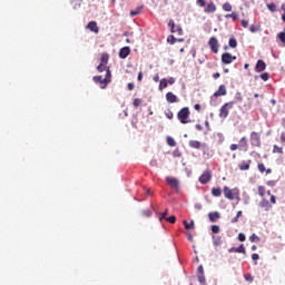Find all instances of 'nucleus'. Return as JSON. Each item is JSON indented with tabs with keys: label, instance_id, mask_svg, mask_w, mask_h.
<instances>
[{
	"label": "nucleus",
	"instance_id": "obj_27",
	"mask_svg": "<svg viewBox=\"0 0 285 285\" xmlns=\"http://www.w3.org/2000/svg\"><path fill=\"white\" fill-rule=\"evenodd\" d=\"M167 144L168 146L175 147L177 144L175 142V139L170 136L167 137Z\"/></svg>",
	"mask_w": 285,
	"mask_h": 285
},
{
	"label": "nucleus",
	"instance_id": "obj_57",
	"mask_svg": "<svg viewBox=\"0 0 285 285\" xmlns=\"http://www.w3.org/2000/svg\"><path fill=\"white\" fill-rule=\"evenodd\" d=\"M243 28H248V20H242Z\"/></svg>",
	"mask_w": 285,
	"mask_h": 285
},
{
	"label": "nucleus",
	"instance_id": "obj_7",
	"mask_svg": "<svg viewBox=\"0 0 285 285\" xmlns=\"http://www.w3.org/2000/svg\"><path fill=\"white\" fill-rule=\"evenodd\" d=\"M166 181L171 188H175V190H179V179L175 177H167Z\"/></svg>",
	"mask_w": 285,
	"mask_h": 285
},
{
	"label": "nucleus",
	"instance_id": "obj_62",
	"mask_svg": "<svg viewBox=\"0 0 285 285\" xmlns=\"http://www.w3.org/2000/svg\"><path fill=\"white\" fill-rule=\"evenodd\" d=\"M195 208H196V210H202V204H196Z\"/></svg>",
	"mask_w": 285,
	"mask_h": 285
},
{
	"label": "nucleus",
	"instance_id": "obj_3",
	"mask_svg": "<svg viewBox=\"0 0 285 285\" xmlns=\"http://www.w3.org/2000/svg\"><path fill=\"white\" fill-rule=\"evenodd\" d=\"M188 117H190V111L188 110V107L183 108L178 112V119L180 124H188Z\"/></svg>",
	"mask_w": 285,
	"mask_h": 285
},
{
	"label": "nucleus",
	"instance_id": "obj_38",
	"mask_svg": "<svg viewBox=\"0 0 285 285\" xmlns=\"http://www.w3.org/2000/svg\"><path fill=\"white\" fill-rule=\"evenodd\" d=\"M142 217H150L151 213L150 209H145L141 212Z\"/></svg>",
	"mask_w": 285,
	"mask_h": 285
},
{
	"label": "nucleus",
	"instance_id": "obj_42",
	"mask_svg": "<svg viewBox=\"0 0 285 285\" xmlns=\"http://www.w3.org/2000/svg\"><path fill=\"white\" fill-rule=\"evenodd\" d=\"M226 19H237V13L233 12L225 16Z\"/></svg>",
	"mask_w": 285,
	"mask_h": 285
},
{
	"label": "nucleus",
	"instance_id": "obj_21",
	"mask_svg": "<svg viewBox=\"0 0 285 285\" xmlns=\"http://www.w3.org/2000/svg\"><path fill=\"white\" fill-rule=\"evenodd\" d=\"M208 217H209L210 222H215L216 219H219V213H217V212L209 213Z\"/></svg>",
	"mask_w": 285,
	"mask_h": 285
},
{
	"label": "nucleus",
	"instance_id": "obj_52",
	"mask_svg": "<svg viewBox=\"0 0 285 285\" xmlns=\"http://www.w3.org/2000/svg\"><path fill=\"white\" fill-rule=\"evenodd\" d=\"M229 148H230V150L235 151V150H237V148H239V145L233 144V145H230Z\"/></svg>",
	"mask_w": 285,
	"mask_h": 285
},
{
	"label": "nucleus",
	"instance_id": "obj_61",
	"mask_svg": "<svg viewBox=\"0 0 285 285\" xmlns=\"http://www.w3.org/2000/svg\"><path fill=\"white\" fill-rule=\"evenodd\" d=\"M271 202H272V204H276V198L274 195L271 196Z\"/></svg>",
	"mask_w": 285,
	"mask_h": 285
},
{
	"label": "nucleus",
	"instance_id": "obj_6",
	"mask_svg": "<svg viewBox=\"0 0 285 285\" xmlns=\"http://www.w3.org/2000/svg\"><path fill=\"white\" fill-rule=\"evenodd\" d=\"M209 48L215 52V55L219 52V42L217 41V38L213 37L209 39Z\"/></svg>",
	"mask_w": 285,
	"mask_h": 285
},
{
	"label": "nucleus",
	"instance_id": "obj_59",
	"mask_svg": "<svg viewBox=\"0 0 285 285\" xmlns=\"http://www.w3.org/2000/svg\"><path fill=\"white\" fill-rule=\"evenodd\" d=\"M198 273H199V275H204V266L200 265L198 267Z\"/></svg>",
	"mask_w": 285,
	"mask_h": 285
},
{
	"label": "nucleus",
	"instance_id": "obj_12",
	"mask_svg": "<svg viewBox=\"0 0 285 285\" xmlns=\"http://www.w3.org/2000/svg\"><path fill=\"white\" fill-rule=\"evenodd\" d=\"M130 55V47H124L119 51L120 59H126Z\"/></svg>",
	"mask_w": 285,
	"mask_h": 285
},
{
	"label": "nucleus",
	"instance_id": "obj_9",
	"mask_svg": "<svg viewBox=\"0 0 285 285\" xmlns=\"http://www.w3.org/2000/svg\"><path fill=\"white\" fill-rule=\"evenodd\" d=\"M237 59V57L230 55V53H223L222 56V61L223 63H233V61H235Z\"/></svg>",
	"mask_w": 285,
	"mask_h": 285
},
{
	"label": "nucleus",
	"instance_id": "obj_54",
	"mask_svg": "<svg viewBox=\"0 0 285 285\" xmlns=\"http://www.w3.org/2000/svg\"><path fill=\"white\" fill-rule=\"evenodd\" d=\"M249 30H250V32H257L259 30V28H257L255 26H250Z\"/></svg>",
	"mask_w": 285,
	"mask_h": 285
},
{
	"label": "nucleus",
	"instance_id": "obj_17",
	"mask_svg": "<svg viewBox=\"0 0 285 285\" xmlns=\"http://www.w3.org/2000/svg\"><path fill=\"white\" fill-rule=\"evenodd\" d=\"M239 148H244V150H248V144L246 142V137L240 138Z\"/></svg>",
	"mask_w": 285,
	"mask_h": 285
},
{
	"label": "nucleus",
	"instance_id": "obj_39",
	"mask_svg": "<svg viewBox=\"0 0 285 285\" xmlns=\"http://www.w3.org/2000/svg\"><path fill=\"white\" fill-rule=\"evenodd\" d=\"M269 77L271 75H268V72L261 75V79H263V81H268Z\"/></svg>",
	"mask_w": 285,
	"mask_h": 285
},
{
	"label": "nucleus",
	"instance_id": "obj_51",
	"mask_svg": "<svg viewBox=\"0 0 285 285\" xmlns=\"http://www.w3.org/2000/svg\"><path fill=\"white\" fill-rule=\"evenodd\" d=\"M264 193H265L264 187H258V194L261 195V197H264Z\"/></svg>",
	"mask_w": 285,
	"mask_h": 285
},
{
	"label": "nucleus",
	"instance_id": "obj_24",
	"mask_svg": "<svg viewBox=\"0 0 285 285\" xmlns=\"http://www.w3.org/2000/svg\"><path fill=\"white\" fill-rule=\"evenodd\" d=\"M212 195H214V197H222V189L213 188L212 189Z\"/></svg>",
	"mask_w": 285,
	"mask_h": 285
},
{
	"label": "nucleus",
	"instance_id": "obj_14",
	"mask_svg": "<svg viewBox=\"0 0 285 285\" xmlns=\"http://www.w3.org/2000/svg\"><path fill=\"white\" fill-rule=\"evenodd\" d=\"M88 30L95 32L96 35L99 32V27H97V22L91 21L87 24Z\"/></svg>",
	"mask_w": 285,
	"mask_h": 285
},
{
	"label": "nucleus",
	"instance_id": "obj_5",
	"mask_svg": "<svg viewBox=\"0 0 285 285\" xmlns=\"http://www.w3.org/2000/svg\"><path fill=\"white\" fill-rule=\"evenodd\" d=\"M234 102H227L220 108L219 117L222 119H226L228 117V112L230 109H233Z\"/></svg>",
	"mask_w": 285,
	"mask_h": 285
},
{
	"label": "nucleus",
	"instance_id": "obj_1",
	"mask_svg": "<svg viewBox=\"0 0 285 285\" xmlns=\"http://www.w3.org/2000/svg\"><path fill=\"white\" fill-rule=\"evenodd\" d=\"M112 79V75L110 73V69L106 70V77L102 78L101 76L94 77L95 83H100V88L104 90L108 83H110Z\"/></svg>",
	"mask_w": 285,
	"mask_h": 285
},
{
	"label": "nucleus",
	"instance_id": "obj_63",
	"mask_svg": "<svg viewBox=\"0 0 285 285\" xmlns=\"http://www.w3.org/2000/svg\"><path fill=\"white\" fill-rule=\"evenodd\" d=\"M141 79H144V75L141 73V71L138 73V81H141Z\"/></svg>",
	"mask_w": 285,
	"mask_h": 285
},
{
	"label": "nucleus",
	"instance_id": "obj_58",
	"mask_svg": "<svg viewBox=\"0 0 285 285\" xmlns=\"http://www.w3.org/2000/svg\"><path fill=\"white\" fill-rule=\"evenodd\" d=\"M127 88H128V90H134L135 89V85L132 82H129L127 85Z\"/></svg>",
	"mask_w": 285,
	"mask_h": 285
},
{
	"label": "nucleus",
	"instance_id": "obj_40",
	"mask_svg": "<svg viewBox=\"0 0 285 285\" xmlns=\"http://www.w3.org/2000/svg\"><path fill=\"white\" fill-rule=\"evenodd\" d=\"M167 222H169V224H175V222H177V218L175 216H169L166 218Z\"/></svg>",
	"mask_w": 285,
	"mask_h": 285
},
{
	"label": "nucleus",
	"instance_id": "obj_33",
	"mask_svg": "<svg viewBox=\"0 0 285 285\" xmlns=\"http://www.w3.org/2000/svg\"><path fill=\"white\" fill-rule=\"evenodd\" d=\"M175 41H177V39L175 38V36H169L167 38V42L170 43L171 46L175 45Z\"/></svg>",
	"mask_w": 285,
	"mask_h": 285
},
{
	"label": "nucleus",
	"instance_id": "obj_49",
	"mask_svg": "<svg viewBox=\"0 0 285 285\" xmlns=\"http://www.w3.org/2000/svg\"><path fill=\"white\" fill-rule=\"evenodd\" d=\"M258 170H259L261 173H264V171L266 170V167L264 166V164H259V165H258Z\"/></svg>",
	"mask_w": 285,
	"mask_h": 285
},
{
	"label": "nucleus",
	"instance_id": "obj_4",
	"mask_svg": "<svg viewBox=\"0 0 285 285\" xmlns=\"http://www.w3.org/2000/svg\"><path fill=\"white\" fill-rule=\"evenodd\" d=\"M225 95H226V86L222 85L219 87V89L212 97L210 105L212 106H217V101L215 99H217V97H222V96H225Z\"/></svg>",
	"mask_w": 285,
	"mask_h": 285
},
{
	"label": "nucleus",
	"instance_id": "obj_26",
	"mask_svg": "<svg viewBox=\"0 0 285 285\" xmlns=\"http://www.w3.org/2000/svg\"><path fill=\"white\" fill-rule=\"evenodd\" d=\"M223 10H225V12H230V10H233V6L229 2H226L223 4Z\"/></svg>",
	"mask_w": 285,
	"mask_h": 285
},
{
	"label": "nucleus",
	"instance_id": "obj_32",
	"mask_svg": "<svg viewBox=\"0 0 285 285\" xmlns=\"http://www.w3.org/2000/svg\"><path fill=\"white\" fill-rule=\"evenodd\" d=\"M267 8L271 12H276L277 11V6H275V3L267 4Z\"/></svg>",
	"mask_w": 285,
	"mask_h": 285
},
{
	"label": "nucleus",
	"instance_id": "obj_46",
	"mask_svg": "<svg viewBox=\"0 0 285 285\" xmlns=\"http://www.w3.org/2000/svg\"><path fill=\"white\" fill-rule=\"evenodd\" d=\"M175 30H176V32H178V35H180V36L184 35V30L181 29V27L176 26Z\"/></svg>",
	"mask_w": 285,
	"mask_h": 285
},
{
	"label": "nucleus",
	"instance_id": "obj_60",
	"mask_svg": "<svg viewBox=\"0 0 285 285\" xmlns=\"http://www.w3.org/2000/svg\"><path fill=\"white\" fill-rule=\"evenodd\" d=\"M153 79H154V81H159V75L158 73H156L154 77H153Z\"/></svg>",
	"mask_w": 285,
	"mask_h": 285
},
{
	"label": "nucleus",
	"instance_id": "obj_15",
	"mask_svg": "<svg viewBox=\"0 0 285 285\" xmlns=\"http://www.w3.org/2000/svg\"><path fill=\"white\" fill-rule=\"evenodd\" d=\"M183 224L186 228V230H195V220H190V224H188V220H183Z\"/></svg>",
	"mask_w": 285,
	"mask_h": 285
},
{
	"label": "nucleus",
	"instance_id": "obj_50",
	"mask_svg": "<svg viewBox=\"0 0 285 285\" xmlns=\"http://www.w3.org/2000/svg\"><path fill=\"white\" fill-rule=\"evenodd\" d=\"M246 282H253V276L250 274L245 275Z\"/></svg>",
	"mask_w": 285,
	"mask_h": 285
},
{
	"label": "nucleus",
	"instance_id": "obj_44",
	"mask_svg": "<svg viewBox=\"0 0 285 285\" xmlns=\"http://www.w3.org/2000/svg\"><path fill=\"white\" fill-rule=\"evenodd\" d=\"M273 153H278V154H282V147H278L277 145H274V149H273Z\"/></svg>",
	"mask_w": 285,
	"mask_h": 285
},
{
	"label": "nucleus",
	"instance_id": "obj_10",
	"mask_svg": "<svg viewBox=\"0 0 285 285\" xmlns=\"http://www.w3.org/2000/svg\"><path fill=\"white\" fill-rule=\"evenodd\" d=\"M213 176L210 175V171H205L203 173V175L199 177V181L200 184H208V181H210V178Z\"/></svg>",
	"mask_w": 285,
	"mask_h": 285
},
{
	"label": "nucleus",
	"instance_id": "obj_56",
	"mask_svg": "<svg viewBox=\"0 0 285 285\" xmlns=\"http://www.w3.org/2000/svg\"><path fill=\"white\" fill-rule=\"evenodd\" d=\"M167 83H169L170 86H173L175 83V78L170 77L168 80H167Z\"/></svg>",
	"mask_w": 285,
	"mask_h": 285
},
{
	"label": "nucleus",
	"instance_id": "obj_28",
	"mask_svg": "<svg viewBox=\"0 0 285 285\" xmlns=\"http://www.w3.org/2000/svg\"><path fill=\"white\" fill-rule=\"evenodd\" d=\"M100 65H102V66L108 65V55L107 53L102 55Z\"/></svg>",
	"mask_w": 285,
	"mask_h": 285
},
{
	"label": "nucleus",
	"instance_id": "obj_16",
	"mask_svg": "<svg viewBox=\"0 0 285 285\" xmlns=\"http://www.w3.org/2000/svg\"><path fill=\"white\" fill-rule=\"evenodd\" d=\"M215 10H217V7L213 2L208 3L205 8V12L207 13H213Z\"/></svg>",
	"mask_w": 285,
	"mask_h": 285
},
{
	"label": "nucleus",
	"instance_id": "obj_48",
	"mask_svg": "<svg viewBox=\"0 0 285 285\" xmlns=\"http://www.w3.org/2000/svg\"><path fill=\"white\" fill-rule=\"evenodd\" d=\"M238 239H239V242H246V235H244V234H238Z\"/></svg>",
	"mask_w": 285,
	"mask_h": 285
},
{
	"label": "nucleus",
	"instance_id": "obj_25",
	"mask_svg": "<svg viewBox=\"0 0 285 285\" xmlns=\"http://www.w3.org/2000/svg\"><path fill=\"white\" fill-rule=\"evenodd\" d=\"M249 242H252V244H257V242H259V236H256L255 234H252L249 236Z\"/></svg>",
	"mask_w": 285,
	"mask_h": 285
},
{
	"label": "nucleus",
	"instance_id": "obj_29",
	"mask_svg": "<svg viewBox=\"0 0 285 285\" xmlns=\"http://www.w3.org/2000/svg\"><path fill=\"white\" fill-rule=\"evenodd\" d=\"M229 48H237V40L235 38L229 39Z\"/></svg>",
	"mask_w": 285,
	"mask_h": 285
},
{
	"label": "nucleus",
	"instance_id": "obj_30",
	"mask_svg": "<svg viewBox=\"0 0 285 285\" xmlns=\"http://www.w3.org/2000/svg\"><path fill=\"white\" fill-rule=\"evenodd\" d=\"M235 253H243V255H246V247H244V245H240L238 248L235 249Z\"/></svg>",
	"mask_w": 285,
	"mask_h": 285
},
{
	"label": "nucleus",
	"instance_id": "obj_20",
	"mask_svg": "<svg viewBox=\"0 0 285 285\" xmlns=\"http://www.w3.org/2000/svg\"><path fill=\"white\" fill-rule=\"evenodd\" d=\"M189 146H190V148L199 149V148H202V142H199L197 140H190Z\"/></svg>",
	"mask_w": 285,
	"mask_h": 285
},
{
	"label": "nucleus",
	"instance_id": "obj_36",
	"mask_svg": "<svg viewBox=\"0 0 285 285\" xmlns=\"http://www.w3.org/2000/svg\"><path fill=\"white\" fill-rule=\"evenodd\" d=\"M196 3L199 8H206V0H197Z\"/></svg>",
	"mask_w": 285,
	"mask_h": 285
},
{
	"label": "nucleus",
	"instance_id": "obj_18",
	"mask_svg": "<svg viewBox=\"0 0 285 285\" xmlns=\"http://www.w3.org/2000/svg\"><path fill=\"white\" fill-rule=\"evenodd\" d=\"M213 244L215 247L222 246V236H213Z\"/></svg>",
	"mask_w": 285,
	"mask_h": 285
},
{
	"label": "nucleus",
	"instance_id": "obj_55",
	"mask_svg": "<svg viewBox=\"0 0 285 285\" xmlns=\"http://www.w3.org/2000/svg\"><path fill=\"white\" fill-rule=\"evenodd\" d=\"M252 259H253L254 262H257V259H259V254H253V255H252Z\"/></svg>",
	"mask_w": 285,
	"mask_h": 285
},
{
	"label": "nucleus",
	"instance_id": "obj_35",
	"mask_svg": "<svg viewBox=\"0 0 285 285\" xmlns=\"http://www.w3.org/2000/svg\"><path fill=\"white\" fill-rule=\"evenodd\" d=\"M278 39L282 41V43L285 46V32H279L278 33Z\"/></svg>",
	"mask_w": 285,
	"mask_h": 285
},
{
	"label": "nucleus",
	"instance_id": "obj_19",
	"mask_svg": "<svg viewBox=\"0 0 285 285\" xmlns=\"http://www.w3.org/2000/svg\"><path fill=\"white\" fill-rule=\"evenodd\" d=\"M259 206H261V208H265V210H269V208H271V203H268V200H266V199H263V200L259 203Z\"/></svg>",
	"mask_w": 285,
	"mask_h": 285
},
{
	"label": "nucleus",
	"instance_id": "obj_22",
	"mask_svg": "<svg viewBox=\"0 0 285 285\" xmlns=\"http://www.w3.org/2000/svg\"><path fill=\"white\" fill-rule=\"evenodd\" d=\"M164 88H168V80L166 78L160 80L159 90H164Z\"/></svg>",
	"mask_w": 285,
	"mask_h": 285
},
{
	"label": "nucleus",
	"instance_id": "obj_45",
	"mask_svg": "<svg viewBox=\"0 0 285 285\" xmlns=\"http://www.w3.org/2000/svg\"><path fill=\"white\" fill-rule=\"evenodd\" d=\"M97 70H98V72H104V70H106V65H99L98 67H97Z\"/></svg>",
	"mask_w": 285,
	"mask_h": 285
},
{
	"label": "nucleus",
	"instance_id": "obj_31",
	"mask_svg": "<svg viewBox=\"0 0 285 285\" xmlns=\"http://www.w3.org/2000/svg\"><path fill=\"white\" fill-rule=\"evenodd\" d=\"M240 216H242V210L237 212L236 217L232 219V224H237V222H239Z\"/></svg>",
	"mask_w": 285,
	"mask_h": 285
},
{
	"label": "nucleus",
	"instance_id": "obj_11",
	"mask_svg": "<svg viewBox=\"0 0 285 285\" xmlns=\"http://www.w3.org/2000/svg\"><path fill=\"white\" fill-rule=\"evenodd\" d=\"M166 100L169 104H177V101H179V99L175 96V94H173L170 91L166 94Z\"/></svg>",
	"mask_w": 285,
	"mask_h": 285
},
{
	"label": "nucleus",
	"instance_id": "obj_23",
	"mask_svg": "<svg viewBox=\"0 0 285 285\" xmlns=\"http://www.w3.org/2000/svg\"><path fill=\"white\" fill-rule=\"evenodd\" d=\"M239 170H248L250 168V165L246 161H243L240 165H238Z\"/></svg>",
	"mask_w": 285,
	"mask_h": 285
},
{
	"label": "nucleus",
	"instance_id": "obj_8",
	"mask_svg": "<svg viewBox=\"0 0 285 285\" xmlns=\"http://www.w3.org/2000/svg\"><path fill=\"white\" fill-rule=\"evenodd\" d=\"M250 144H252V146H257V147L262 146V141L259 140V134H257L255 131L252 132Z\"/></svg>",
	"mask_w": 285,
	"mask_h": 285
},
{
	"label": "nucleus",
	"instance_id": "obj_43",
	"mask_svg": "<svg viewBox=\"0 0 285 285\" xmlns=\"http://www.w3.org/2000/svg\"><path fill=\"white\" fill-rule=\"evenodd\" d=\"M212 232H213L215 235H217V233H219V226L213 225V226H212Z\"/></svg>",
	"mask_w": 285,
	"mask_h": 285
},
{
	"label": "nucleus",
	"instance_id": "obj_34",
	"mask_svg": "<svg viewBox=\"0 0 285 285\" xmlns=\"http://www.w3.org/2000/svg\"><path fill=\"white\" fill-rule=\"evenodd\" d=\"M139 12H141V8H138L136 10H131L130 11V17H137V14H139Z\"/></svg>",
	"mask_w": 285,
	"mask_h": 285
},
{
	"label": "nucleus",
	"instance_id": "obj_47",
	"mask_svg": "<svg viewBox=\"0 0 285 285\" xmlns=\"http://www.w3.org/2000/svg\"><path fill=\"white\" fill-rule=\"evenodd\" d=\"M140 105H141V99L136 98V99L134 100V106L137 108V107L140 106Z\"/></svg>",
	"mask_w": 285,
	"mask_h": 285
},
{
	"label": "nucleus",
	"instance_id": "obj_13",
	"mask_svg": "<svg viewBox=\"0 0 285 285\" xmlns=\"http://www.w3.org/2000/svg\"><path fill=\"white\" fill-rule=\"evenodd\" d=\"M266 70V62L264 60H258L256 63V72H264Z\"/></svg>",
	"mask_w": 285,
	"mask_h": 285
},
{
	"label": "nucleus",
	"instance_id": "obj_64",
	"mask_svg": "<svg viewBox=\"0 0 285 285\" xmlns=\"http://www.w3.org/2000/svg\"><path fill=\"white\" fill-rule=\"evenodd\" d=\"M281 140H282V141H285V132H283V134L281 135Z\"/></svg>",
	"mask_w": 285,
	"mask_h": 285
},
{
	"label": "nucleus",
	"instance_id": "obj_37",
	"mask_svg": "<svg viewBox=\"0 0 285 285\" xmlns=\"http://www.w3.org/2000/svg\"><path fill=\"white\" fill-rule=\"evenodd\" d=\"M198 282H199L200 284H205V283H206V276H204V274H199V275H198Z\"/></svg>",
	"mask_w": 285,
	"mask_h": 285
},
{
	"label": "nucleus",
	"instance_id": "obj_41",
	"mask_svg": "<svg viewBox=\"0 0 285 285\" xmlns=\"http://www.w3.org/2000/svg\"><path fill=\"white\" fill-rule=\"evenodd\" d=\"M169 28H171V32H177V30H175V21L170 20L168 23Z\"/></svg>",
	"mask_w": 285,
	"mask_h": 285
},
{
	"label": "nucleus",
	"instance_id": "obj_2",
	"mask_svg": "<svg viewBox=\"0 0 285 285\" xmlns=\"http://www.w3.org/2000/svg\"><path fill=\"white\" fill-rule=\"evenodd\" d=\"M238 195L239 188L230 189L227 186L224 187V196L226 197V199H230L233 202V199H235V197H237Z\"/></svg>",
	"mask_w": 285,
	"mask_h": 285
},
{
	"label": "nucleus",
	"instance_id": "obj_53",
	"mask_svg": "<svg viewBox=\"0 0 285 285\" xmlns=\"http://www.w3.org/2000/svg\"><path fill=\"white\" fill-rule=\"evenodd\" d=\"M168 215V210L164 212L161 214V216L159 217V220L161 222V219H166V216Z\"/></svg>",
	"mask_w": 285,
	"mask_h": 285
}]
</instances>
